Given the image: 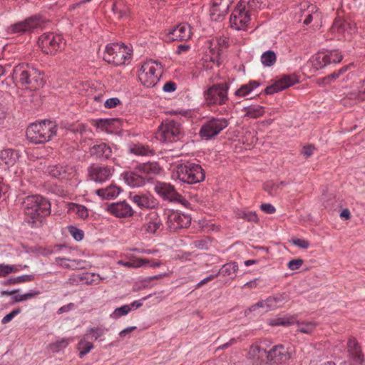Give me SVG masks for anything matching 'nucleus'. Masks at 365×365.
Instances as JSON below:
<instances>
[{
    "label": "nucleus",
    "instance_id": "dca6fc26",
    "mask_svg": "<svg viewBox=\"0 0 365 365\" xmlns=\"http://www.w3.org/2000/svg\"><path fill=\"white\" fill-rule=\"evenodd\" d=\"M88 173L91 180L98 183H103L111 178L113 170L108 166L93 164L88 167Z\"/></svg>",
    "mask_w": 365,
    "mask_h": 365
},
{
    "label": "nucleus",
    "instance_id": "a878e982",
    "mask_svg": "<svg viewBox=\"0 0 365 365\" xmlns=\"http://www.w3.org/2000/svg\"><path fill=\"white\" fill-rule=\"evenodd\" d=\"M46 172L51 178L63 180L69 178L71 168L68 165H53L48 166Z\"/></svg>",
    "mask_w": 365,
    "mask_h": 365
},
{
    "label": "nucleus",
    "instance_id": "4c0bfd02",
    "mask_svg": "<svg viewBox=\"0 0 365 365\" xmlns=\"http://www.w3.org/2000/svg\"><path fill=\"white\" fill-rule=\"evenodd\" d=\"M35 277L34 274H24L16 277H11L2 282L5 286L14 285L16 284H21L27 282H31L34 279Z\"/></svg>",
    "mask_w": 365,
    "mask_h": 365
},
{
    "label": "nucleus",
    "instance_id": "72a5a7b5",
    "mask_svg": "<svg viewBox=\"0 0 365 365\" xmlns=\"http://www.w3.org/2000/svg\"><path fill=\"white\" fill-rule=\"evenodd\" d=\"M114 14L118 15L119 19H128L130 14V8L122 0L114 2L112 5Z\"/></svg>",
    "mask_w": 365,
    "mask_h": 365
},
{
    "label": "nucleus",
    "instance_id": "473e14b6",
    "mask_svg": "<svg viewBox=\"0 0 365 365\" xmlns=\"http://www.w3.org/2000/svg\"><path fill=\"white\" fill-rule=\"evenodd\" d=\"M121 191V189L115 185H110L106 188L98 189L96 191V194L102 199L110 200L117 197Z\"/></svg>",
    "mask_w": 365,
    "mask_h": 365
},
{
    "label": "nucleus",
    "instance_id": "a18cd8bd",
    "mask_svg": "<svg viewBox=\"0 0 365 365\" xmlns=\"http://www.w3.org/2000/svg\"><path fill=\"white\" fill-rule=\"evenodd\" d=\"M149 262V259H140L134 262H125L123 260H118L117 264L128 268H138Z\"/></svg>",
    "mask_w": 365,
    "mask_h": 365
},
{
    "label": "nucleus",
    "instance_id": "338daca9",
    "mask_svg": "<svg viewBox=\"0 0 365 365\" xmlns=\"http://www.w3.org/2000/svg\"><path fill=\"white\" fill-rule=\"evenodd\" d=\"M260 209L267 214H273L276 211L275 207L269 203L262 204L260 205Z\"/></svg>",
    "mask_w": 365,
    "mask_h": 365
},
{
    "label": "nucleus",
    "instance_id": "e433bc0d",
    "mask_svg": "<svg viewBox=\"0 0 365 365\" xmlns=\"http://www.w3.org/2000/svg\"><path fill=\"white\" fill-rule=\"evenodd\" d=\"M264 107L259 105H254L245 107L244 108V110L245 112V117H249L252 118H259L264 114Z\"/></svg>",
    "mask_w": 365,
    "mask_h": 365
},
{
    "label": "nucleus",
    "instance_id": "774afa93",
    "mask_svg": "<svg viewBox=\"0 0 365 365\" xmlns=\"http://www.w3.org/2000/svg\"><path fill=\"white\" fill-rule=\"evenodd\" d=\"M176 83L173 81H168L165 83L163 91L166 93L173 92L176 90Z\"/></svg>",
    "mask_w": 365,
    "mask_h": 365
},
{
    "label": "nucleus",
    "instance_id": "2eb2a0df",
    "mask_svg": "<svg viewBox=\"0 0 365 365\" xmlns=\"http://www.w3.org/2000/svg\"><path fill=\"white\" fill-rule=\"evenodd\" d=\"M154 190L163 200L170 202H181L183 199L182 196L176 191L174 186L170 183L157 182Z\"/></svg>",
    "mask_w": 365,
    "mask_h": 365
},
{
    "label": "nucleus",
    "instance_id": "79ce46f5",
    "mask_svg": "<svg viewBox=\"0 0 365 365\" xmlns=\"http://www.w3.org/2000/svg\"><path fill=\"white\" fill-rule=\"evenodd\" d=\"M228 10L212 6L210 10V18L212 21H220L224 19Z\"/></svg>",
    "mask_w": 365,
    "mask_h": 365
},
{
    "label": "nucleus",
    "instance_id": "e2e57ef3",
    "mask_svg": "<svg viewBox=\"0 0 365 365\" xmlns=\"http://www.w3.org/2000/svg\"><path fill=\"white\" fill-rule=\"evenodd\" d=\"M120 103V101L118 98H110L106 101L104 106L107 108H113Z\"/></svg>",
    "mask_w": 365,
    "mask_h": 365
},
{
    "label": "nucleus",
    "instance_id": "7ed1b4c3",
    "mask_svg": "<svg viewBox=\"0 0 365 365\" xmlns=\"http://www.w3.org/2000/svg\"><path fill=\"white\" fill-rule=\"evenodd\" d=\"M262 7V0H240L230 16L231 27L238 31H246L250 28L252 12Z\"/></svg>",
    "mask_w": 365,
    "mask_h": 365
},
{
    "label": "nucleus",
    "instance_id": "f8f14e48",
    "mask_svg": "<svg viewBox=\"0 0 365 365\" xmlns=\"http://www.w3.org/2000/svg\"><path fill=\"white\" fill-rule=\"evenodd\" d=\"M59 34L46 33L38 38V43L43 53L54 55L58 51L63 48L65 43Z\"/></svg>",
    "mask_w": 365,
    "mask_h": 365
},
{
    "label": "nucleus",
    "instance_id": "f257e3e1",
    "mask_svg": "<svg viewBox=\"0 0 365 365\" xmlns=\"http://www.w3.org/2000/svg\"><path fill=\"white\" fill-rule=\"evenodd\" d=\"M22 210L25 215V221L32 228L38 227L51 212L50 202L40 195H32L25 197L22 202Z\"/></svg>",
    "mask_w": 365,
    "mask_h": 365
},
{
    "label": "nucleus",
    "instance_id": "37998d69",
    "mask_svg": "<svg viewBox=\"0 0 365 365\" xmlns=\"http://www.w3.org/2000/svg\"><path fill=\"white\" fill-rule=\"evenodd\" d=\"M236 215L238 218L243 219L247 222H257L259 221L257 215L255 212L238 210Z\"/></svg>",
    "mask_w": 365,
    "mask_h": 365
},
{
    "label": "nucleus",
    "instance_id": "2f4dec72",
    "mask_svg": "<svg viewBox=\"0 0 365 365\" xmlns=\"http://www.w3.org/2000/svg\"><path fill=\"white\" fill-rule=\"evenodd\" d=\"M18 158V152L14 149L8 148L0 151V160L9 167L14 165Z\"/></svg>",
    "mask_w": 365,
    "mask_h": 365
},
{
    "label": "nucleus",
    "instance_id": "0e129e2a",
    "mask_svg": "<svg viewBox=\"0 0 365 365\" xmlns=\"http://www.w3.org/2000/svg\"><path fill=\"white\" fill-rule=\"evenodd\" d=\"M292 243L302 249H307L309 247V242L307 240L302 239H294L292 240Z\"/></svg>",
    "mask_w": 365,
    "mask_h": 365
},
{
    "label": "nucleus",
    "instance_id": "4468645a",
    "mask_svg": "<svg viewBox=\"0 0 365 365\" xmlns=\"http://www.w3.org/2000/svg\"><path fill=\"white\" fill-rule=\"evenodd\" d=\"M191 223V217L188 215L178 211H170L167 217L168 228L171 232L187 227Z\"/></svg>",
    "mask_w": 365,
    "mask_h": 365
},
{
    "label": "nucleus",
    "instance_id": "de8ad7c7",
    "mask_svg": "<svg viewBox=\"0 0 365 365\" xmlns=\"http://www.w3.org/2000/svg\"><path fill=\"white\" fill-rule=\"evenodd\" d=\"M40 294V292L38 290H31L30 292L23 294H16L13 297V299L14 302H24L32 298L36 297Z\"/></svg>",
    "mask_w": 365,
    "mask_h": 365
},
{
    "label": "nucleus",
    "instance_id": "7c9ffc66",
    "mask_svg": "<svg viewBox=\"0 0 365 365\" xmlns=\"http://www.w3.org/2000/svg\"><path fill=\"white\" fill-rule=\"evenodd\" d=\"M141 173L146 178L148 181L150 180L153 175L160 172V167L155 163H143L138 166Z\"/></svg>",
    "mask_w": 365,
    "mask_h": 365
},
{
    "label": "nucleus",
    "instance_id": "a211bd4d",
    "mask_svg": "<svg viewBox=\"0 0 365 365\" xmlns=\"http://www.w3.org/2000/svg\"><path fill=\"white\" fill-rule=\"evenodd\" d=\"M347 354L351 365H361L364 362V355L361 346L354 337L347 341Z\"/></svg>",
    "mask_w": 365,
    "mask_h": 365
},
{
    "label": "nucleus",
    "instance_id": "9d476101",
    "mask_svg": "<svg viewBox=\"0 0 365 365\" xmlns=\"http://www.w3.org/2000/svg\"><path fill=\"white\" fill-rule=\"evenodd\" d=\"M228 125V119L212 117L201 125L199 135L202 139L209 140L218 135Z\"/></svg>",
    "mask_w": 365,
    "mask_h": 365
},
{
    "label": "nucleus",
    "instance_id": "cd10ccee",
    "mask_svg": "<svg viewBox=\"0 0 365 365\" xmlns=\"http://www.w3.org/2000/svg\"><path fill=\"white\" fill-rule=\"evenodd\" d=\"M317 8L315 5L310 4L308 2H304L299 6V15L300 17H304L303 24L305 25L309 24L313 18L319 17L317 14Z\"/></svg>",
    "mask_w": 365,
    "mask_h": 365
},
{
    "label": "nucleus",
    "instance_id": "f03ea898",
    "mask_svg": "<svg viewBox=\"0 0 365 365\" xmlns=\"http://www.w3.org/2000/svg\"><path fill=\"white\" fill-rule=\"evenodd\" d=\"M11 77L16 85L20 84L31 91L42 88L46 83L44 73L29 63L16 66L13 69Z\"/></svg>",
    "mask_w": 365,
    "mask_h": 365
},
{
    "label": "nucleus",
    "instance_id": "39448f33",
    "mask_svg": "<svg viewBox=\"0 0 365 365\" xmlns=\"http://www.w3.org/2000/svg\"><path fill=\"white\" fill-rule=\"evenodd\" d=\"M174 175L187 184L198 183L205 178V173L201 165L192 162L178 164L175 168Z\"/></svg>",
    "mask_w": 365,
    "mask_h": 365
},
{
    "label": "nucleus",
    "instance_id": "5701e85b",
    "mask_svg": "<svg viewBox=\"0 0 365 365\" xmlns=\"http://www.w3.org/2000/svg\"><path fill=\"white\" fill-rule=\"evenodd\" d=\"M107 210L113 215L119 218H125L133 215V210L125 201L111 203Z\"/></svg>",
    "mask_w": 365,
    "mask_h": 365
},
{
    "label": "nucleus",
    "instance_id": "6e6d98bb",
    "mask_svg": "<svg viewBox=\"0 0 365 365\" xmlns=\"http://www.w3.org/2000/svg\"><path fill=\"white\" fill-rule=\"evenodd\" d=\"M233 0H212V6L229 10Z\"/></svg>",
    "mask_w": 365,
    "mask_h": 365
},
{
    "label": "nucleus",
    "instance_id": "c03bdc74",
    "mask_svg": "<svg viewBox=\"0 0 365 365\" xmlns=\"http://www.w3.org/2000/svg\"><path fill=\"white\" fill-rule=\"evenodd\" d=\"M298 327L297 331L304 333V334H311L316 328L317 324L314 322H297Z\"/></svg>",
    "mask_w": 365,
    "mask_h": 365
},
{
    "label": "nucleus",
    "instance_id": "412c9836",
    "mask_svg": "<svg viewBox=\"0 0 365 365\" xmlns=\"http://www.w3.org/2000/svg\"><path fill=\"white\" fill-rule=\"evenodd\" d=\"M191 36V29L187 24H180L170 30L166 34L168 41H182L188 40Z\"/></svg>",
    "mask_w": 365,
    "mask_h": 365
},
{
    "label": "nucleus",
    "instance_id": "1a4fd4ad",
    "mask_svg": "<svg viewBox=\"0 0 365 365\" xmlns=\"http://www.w3.org/2000/svg\"><path fill=\"white\" fill-rule=\"evenodd\" d=\"M229 88L230 84L227 82L209 86L203 93L205 103L208 106L225 104L228 101Z\"/></svg>",
    "mask_w": 365,
    "mask_h": 365
},
{
    "label": "nucleus",
    "instance_id": "4d7b16f0",
    "mask_svg": "<svg viewBox=\"0 0 365 365\" xmlns=\"http://www.w3.org/2000/svg\"><path fill=\"white\" fill-rule=\"evenodd\" d=\"M264 189L269 195H274L277 193V190L279 189V185L272 181L267 182L264 185Z\"/></svg>",
    "mask_w": 365,
    "mask_h": 365
},
{
    "label": "nucleus",
    "instance_id": "aec40b11",
    "mask_svg": "<svg viewBox=\"0 0 365 365\" xmlns=\"http://www.w3.org/2000/svg\"><path fill=\"white\" fill-rule=\"evenodd\" d=\"M269 365L282 364L291 358L288 350L282 344L273 346L269 351Z\"/></svg>",
    "mask_w": 365,
    "mask_h": 365
},
{
    "label": "nucleus",
    "instance_id": "393cba45",
    "mask_svg": "<svg viewBox=\"0 0 365 365\" xmlns=\"http://www.w3.org/2000/svg\"><path fill=\"white\" fill-rule=\"evenodd\" d=\"M163 227L162 221L156 212H150L145 218L143 229L146 233L155 234Z\"/></svg>",
    "mask_w": 365,
    "mask_h": 365
},
{
    "label": "nucleus",
    "instance_id": "603ef678",
    "mask_svg": "<svg viewBox=\"0 0 365 365\" xmlns=\"http://www.w3.org/2000/svg\"><path fill=\"white\" fill-rule=\"evenodd\" d=\"M69 343L68 339H62L61 340H58L54 343L50 344L51 349L54 352H58L61 349L66 347Z\"/></svg>",
    "mask_w": 365,
    "mask_h": 365
},
{
    "label": "nucleus",
    "instance_id": "8fccbe9b",
    "mask_svg": "<svg viewBox=\"0 0 365 365\" xmlns=\"http://www.w3.org/2000/svg\"><path fill=\"white\" fill-rule=\"evenodd\" d=\"M19 269L14 265L0 264V277H6L11 273L17 272Z\"/></svg>",
    "mask_w": 365,
    "mask_h": 365
},
{
    "label": "nucleus",
    "instance_id": "f704fd0d",
    "mask_svg": "<svg viewBox=\"0 0 365 365\" xmlns=\"http://www.w3.org/2000/svg\"><path fill=\"white\" fill-rule=\"evenodd\" d=\"M238 270V264L235 262H231L225 264L217 272V274L222 277H230L231 279L234 277L233 275Z\"/></svg>",
    "mask_w": 365,
    "mask_h": 365
},
{
    "label": "nucleus",
    "instance_id": "58836bf2",
    "mask_svg": "<svg viewBox=\"0 0 365 365\" xmlns=\"http://www.w3.org/2000/svg\"><path fill=\"white\" fill-rule=\"evenodd\" d=\"M114 118H101L96 120L95 125L103 131L112 132Z\"/></svg>",
    "mask_w": 365,
    "mask_h": 365
},
{
    "label": "nucleus",
    "instance_id": "69168bd1",
    "mask_svg": "<svg viewBox=\"0 0 365 365\" xmlns=\"http://www.w3.org/2000/svg\"><path fill=\"white\" fill-rule=\"evenodd\" d=\"M315 150V148L312 145H308L307 146H304L302 150V153L303 155L308 158L314 153V151Z\"/></svg>",
    "mask_w": 365,
    "mask_h": 365
},
{
    "label": "nucleus",
    "instance_id": "20e7f679",
    "mask_svg": "<svg viewBox=\"0 0 365 365\" xmlns=\"http://www.w3.org/2000/svg\"><path fill=\"white\" fill-rule=\"evenodd\" d=\"M56 133V125L51 120L31 123L26 129L27 139L34 144L48 141Z\"/></svg>",
    "mask_w": 365,
    "mask_h": 365
},
{
    "label": "nucleus",
    "instance_id": "6e6552de",
    "mask_svg": "<svg viewBox=\"0 0 365 365\" xmlns=\"http://www.w3.org/2000/svg\"><path fill=\"white\" fill-rule=\"evenodd\" d=\"M161 74V65L156 61H149L141 66L138 78L145 87L152 88L158 83Z\"/></svg>",
    "mask_w": 365,
    "mask_h": 365
},
{
    "label": "nucleus",
    "instance_id": "ddd939ff",
    "mask_svg": "<svg viewBox=\"0 0 365 365\" xmlns=\"http://www.w3.org/2000/svg\"><path fill=\"white\" fill-rule=\"evenodd\" d=\"M332 34H336L338 37H343L344 39H350L357 31L356 24L344 20L340 17L336 18L330 29Z\"/></svg>",
    "mask_w": 365,
    "mask_h": 365
},
{
    "label": "nucleus",
    "instance_id": "864d4df0",
    "mask_svg": "<svg viewBox=\"0 0 365 365\" xmlns=\"http://www.w3.org/2000/svg\"><path fill=\"white\" fill-rule=\"evenodd\" d=\"M68 231L70 234L73 236V237L77 241L82 240L84 237V233L83 230L77 228L76 227L70 226L68 227Z\"/></svg>",
    "mask_w": 365,
    "mask_h": 365
},
{
    "label": "nucleus",
    "instance_id": "09e8293b",
    "mask_svg": "<svg viewBox=\"0 0 365 365\" xmlns=\"http://www.w3.org/2000/svg\"><path fill=\"white\" fill-rule=\"evenodd\" d=\"M131 311L130 305L125 304L120 307L116 308L114 312L110 314L113 319H118L123 316L128 314Z\"/></svg>",
    "mask_w": 365,
    "mask_h": 365
},
{
    "label": "nucleus",
    "instance_id": "680f3d73",
    "mask_svg": "<svg viewBox=\"0 0 365 365\" xmlns=\"http://www.w3.org/2000/svg\"><path fill=\"white\" fill-rule=\"evenodd\" d=\"M303 264V260L301 259H294L289 262L287 267L291 270L298 269Z\"/></svg>",
    "mask_w": 365,
    "mask_h": 365
},
{
    "label": "nucleus",
    "instance_id": "0eeeda50",
    "mask_svg": "<svg viewBox=\"0 0 365 365\" xmlns=\"http://www.w3.org/2000/svg\"><path fill=\"white\" fill-rule=\"evenodd\" d=\"M158 135L163 142H176L184 136V129L182 124L173 119H165L159 126Z\"/></svg>",
    "mask_w": 365,
    "mask_h": 365
},
{
    "label": "nucleus",
    "instance_id": "a19ab883",
    "mask_svg": "<svg viewBox=\"0 0 365 365\" xmlns=\"http://www.w3.org/2000/svg\"><path fill=\"white\" fill-rule=\"evenodd\" d=\"M276 61L277 56L273 51L268 50L261 56V62L264 66L270 67L275 63Z\"/></svg>",
    "mask_w": 365,
    "mask_h": 365
},
{
    "label": "nucleus",
    "instance_id": "ea45409f",
    "mask_svg": "<svg viewBox=\"0 0 365 365\" xmlns=\"http://www.w3.org/2000/svg\"><path fill=\"white\" fill-rule=\"evenodd\" d=\"M130 153L136 155L147 156L153 155L154 152L149 148L148 146L142 144H135L130 148Z\"/></svg>",
    "mask_w": 365,
    "mask_h": 365
},
{
    "label": "nucleus",
    "instance_id": "bf43d9fd",
    "mask_svg": "<svg viewBox=\"0 0 365 365\" xmlns=\"http://www.w3.org/2000/svg\"><path fill=\"white\" fill-rule=\"evenodd\" d=\"M21 312V309L17 308L14 310H12L10 313L7 314L6 316H4L1 319V324H5L11 322L14 317H16L17 314H19Z\"/></svg>",
    "mask_w": 365,
    "mask_h": 365
},
{
    "label": "nucleus",
    "instance_id": "5fc2aeb1",
    "mask_svg": "<svg viewBox=\"0 0 365 365\" xmlns=\"http://www.w3.org/2000/svg\"><path fill=\"white\" fill-rule=\"evenodd\" d=\"M293 322L289 321V319L285 318H277L270 319L269 322V324L271 326H282L287 327L292 324Z\"/></svg>",
    "mask_w": 365,
    "mask_h": 365
},
{
    "label": "nucleus",
    "instance_id": "c85d7f7f",
    "mask_svg": "<svg viewBox=\"0 0 365 365\" xmlns=\"http://www.w3.org/2000/svg\"><path fill=\"white\" fill-rule=\"evenodd\" d=\"M146 178L141 173L140 169L136 168L134 171L126 173L124 180L128 185L135 187L143 186L148 181Z\"/></svg>",
    "mask_w": 365,
    "mask_h": 365
},
{
    "label": "nucleus",
    "instance_id": "b1692460",
    "mask_svg": "<svg viewBox=\"0 0 365 365\" xmlns=\"http://www.w3.org/2000/svg\"><path fill=\"white\" fill-rule=\"evenodd\" d=\"M90 156L98 160H106L111 158L112 149L106 143L93 145L89 148Z\"/></svg>",
    "mask_w": 365,
    "mask_h": 365
},
{
    "label": "nucleus",
    "instance_id": "9b49d317",
    "mask_svg": "<svg viewBox=\"0 0 365 365\" xmlns=\"http://www.w3.org/2000/svg\"><path fill=\"white\" fill-rule=\"evenodd\" d=\"M46 21L39 14H36L26 19L24 21L17 22L7 28L9 34H23L30 32L35 29L43 28Z\"/></svg>",
    "mask_w": 365,
    "mask_h": 365
},
{
    "label": "nucleus",
    "instance_id": "3c124183",
    "mask_svg": "<svg viewBox=\"0 0 365 365\" xmlns=\"http://www.w3.org/2000/svg\"><path fill=\"white\" fill-rule=\"evenodd\" d=\"M106 329L102 327H93L88 328L86 331V336H88L90 334L93 333L92 339L94 340H97L101 336H103L105 334Z\"/></svg>",
    "mask_w": 365,
    "mask_h": 365
},
{
    "label": "nucleus",
    "instance_id": "bb28decb",
    "mask_svg": "<svg viewBox=\"0 0 365 365\" xmlns=\"http://www.w3.org/2000/svg\"><path fill=\"white\" fill-rule=\"evenodd\" d=\"M131 197L133 202L141 209H154L158 205L157 200L150 195H135Z\"/></svg>",
    "mask_w": 365,
    "mask_h": 365
},
{
    "label": "nucleus",
    "instance_id": "13d9d810",
    "mask_svg": "<svg viewBox=\"0 0 365 365\" xmlns=\"http://www.w3.org/2000/svg\"><path fill=\"white\" fill-rule=\"evenodd\" d=\"M73 210L78 216L82 219H85L88 216V209L82 205H74Z\"/></svg>",
    "mask_w": 365,
    "mask_h": 365
},
{
    "label": "nucleus",
    "instance_id": "f3484780",
    "mask_svg": "<svg viewBox=\"0 0 365 365\" xmlns=\"http://www.w3.org/2000/svg\"><path fill=\"white\" fill-rule=\"evenodd\" d=\"M297 76L294 74L283 75L278 81H275L272 85L267 86L264 89L267 95H272L275 93L283 91L295 83H298Z\"/></svg>",
    "mask_w": 365,
    "mask_h": 365
},
{
    "label": "nucleus",
    "instance_id": "423d86ee",
    "mask_svg": "<svg viewBox=\"0 0 365 365\" xmlns=\"http://www.w3.org/2000/svg\"><path fill=\"white\" fill-rule=\"evenodd\" d=\"M131 50L124 43H113L106 47L103 59L108 63L121 66L131 58Z\"/></svg>",
    "mask_w": 365,
    "mask_h": 365
},
{
    "label": "nucleus",
    "instance_id": "6ab92c4d",
    "mask_svg": "<svg viewBox=\"0 0 365 365\" xmlns=\"http://www.w3.org/2000/svg\"><path fill=\"white\" fill-rule=\"evenodd\" d=\"M343 56L338 50H331L324 53H319L314 59V65L317 68H322L331 63L341 62Z\"/></svg>",
    "mask_w": 365,
    "mask_h": 365
},
{
    "label": "nucleus",
    "instance_id": "c9c22d12",
    "mask_svg": "<svg viewBox=\"0 0 365 365\" xmlns=\"http://www.w3.org/2000/svg\"><path fill=\"white\" fill-rule=\"evenodd\" d=\"M260 83L257 81H250L248 83L242 85L241 87L237 89L235 94L237 97H243L248 95L254 89L259 86Z\"/></svg>",
    "mask_w": 365,
    "mask_h": 365
},
{
    "label": "nucleus",
    "instance_id": "052dcab7",
    "mask_svg": "<svg viewBox=\"0 0 365 365\" xmlns=\"http://www.w3.org/2000/svg\"><path fill=\"white\" fill-rule=\"evenodd\" d=\"M272 298L277 308L282 307L287 301V297L284 294H277L272 296Z\"/></svg>",
    "mask_w": 365,
    "mask_h": 365
},
{
    "label": "nucleus",
    "instance_id": "49530a36",
    "mask_svg": "<svg viewBox=\"0 0 365 365\" xmlns=\"http://www.w3.org/2000/svg\"><path fill=\"white\" fill-rule=\"evenodd\" d=\"M93 348L91 342L86 341V339H81L78 344V349L79 350L80 357H83L91 351Z\"/></svg>",
    "mask_w": 365,
    "mask_h": 365
},
{
    "label": "nucleus",
    "instance_id": "c756f323",
    "mask_svg": "<svg viewBox=\"0 0 365 365\" xmlns=\"http://www.w3.org/2000/svg\"><path fill=\"white\" fill-rule=\"evenodd\" d=\"M69 130L73 133H78L81 135V144L86 143L87 140H91L90 135L92 134V130L83 123L71 125L69 128Z\"/></svg>",
    "mask_w": 365,
    "mask_h": 365
},
{
    "label": "nucleus",
    "instance_id": "4be33fe9",
    "mask_svg": "<svg viewBox=\"0 0 365 365\" xmlns=\"http://www.w3.org/2000/svg\"><path fill=\"white\" fill-rule=\"evenodd\" d=\"M247 358L253 365H269L268 351L258 345H252L250 347Z\"/></svg>",
    "mask_w": 365,
    "mask_h": 365
}]
</instances>
